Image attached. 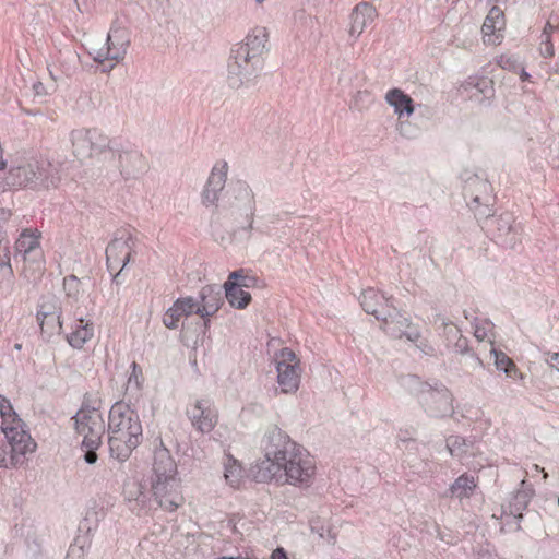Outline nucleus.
I'll use <instances>...</instances> for the list:
<instances>
[{
  "mask_svg": "<svg viewBox=\"0 0 559 559\" xmlns=\"http://www.w3.org/2000/svg\"><path fill=\"white\" fill-rule=\"evenodd\" d=\"M264 460L257 465L260 481L275 480L293 486H308L316 474V463L309 452L277 427L263 438Z\"/></svg>",
  "mask_w": 559,
  "mask_h": 559,
  "instance_id": "1",
  "label": "nucleus"
},
{
  "mask_svg": "<svg viewBox=\"0 0 559 559\" xmlns=\"http://www.w3.org/2000/svg\"><path fill=\"white\" fill-rule=\"evenodd\" d=\"M267 40V29L255 27L242 43L231 49L227 76L230 87L250 86L254 82L261 67V57L266 51Z\"/></svg>",
  "mask_w": 559,
  "mask_h": 559,
  "instance_id": "2",
  "label": "nucleus"
},
{
  "mask_svg": "<svg viewBox=\"0 0 559 559\" xmlns=\"http://www.w3.org/2000/svg\"><path fill=\"white\" fill-rule=\"evenodd\" d=\"M139 414L123 402L115 403L108 416V444L112 457L124 462L142 441Z\"/></svg>",
  "mask_w": 559,
  "mask_h": 559,
  "instance_id": "3",
  "label": "nucleus"
},
{
  "mask_svg": "<svg viewBox=\"0 0 559 559\" xmlns=\"http://www.w3.org/2000/svg\"><path fill=\"white\" fill-rule=\"evenodd\" d=\"M153 474L151 487L159 507L167 511H175L183 502L179 491L177 465L170 452L163 445L154 452Z\"/></svg>",
  "mask_w": 559,
  "mask_h": 559,
  "instance_id": "4",
  "label": "nucleus"
},
{
  "mask_svg": "<svg viewBox=\"0 0 559 559\" xmlns=\"http://www.w3.org/2000/svg\"><path fill=\"white\" fill-rule=\"evenodd\" d=\"M399 381L401 386L417 397L429 416L444 417L453 413L452 394L441 382H424L415 374L401 376Z\"/></svg>",
  "mask_w": 559,
  "mask_h": 559,
  "instance_id": "5",
  "label": "nucleus"
},
{
  "mask_svg": "<svg viewBox=\"0 0 559 559\" xmlns=\"http://www.w3.org/2000/svg\"><path fill=\"white\" fill-rule=\"evenodd\" d=\"M0 415L1 430L10 447L11 465L16 466L24 462L26 454L35 451L36 443L23 429L22 420L17 418L10 401L2 395H0Z\"/></svg>",
  "mask_w": 559,
  "mask_h": 559,
  "instance_id": "6",
  "label": "nucleus"
},
{
  "mask_svg": "<svg viewBox=\"0 0 559 559\" xmlns=\"http://www.w3.org/2000/svg\"><path fill=\"white\" fill-rule=\"evenodd\" d=\"M39 235L25 229L15 242L14 258H22V273L28 280L35 281L44 271V253L39 245Z\"/></svg>",
  "mask_w": 559,
  "mask_h": 559,
  "instance_id": "7",
  "label": "nucleus"
},
{
  "mask_svg": "<svg viewBox=\"0 0 559 559\" xmlns=\"http://www.w3.org/2000/svg\"><path fill=\"white\" fill-rule=\"evenodd\" d=\"M108 151L124 181L138 180L147 171V162L136 148L117 141V148Z\"/></svg>",
  "mask_w": 559,
  "mask_h": 559,
  "instance_id": "8",
  "label": "nucleus"
},
{
  "mask_svg": "<svg viewBox=\"0 0 559 559\" xmlns=\"http://www.w3.org/2000/svg\"><path fill=\"white\" fill-rule=\"evenodd\" d=\"M73 154L78 158H86L95 153H102L105 148H117V141L109 140L97 129H78L71 132Z\"/></svg>",
  "mask_w": 559,
  "mask_h": 559,
  "instance_id": "9",
  "label": "nucleus"
},
{
  "mask_svg": "<svg viewBox=\"0 0 559 559\" xmlns=\"http://www.w3.org/2000/svg\"><path fill=\"white\" fill-rule=\"evenodd\" d=\"M76 432L83 437V447L99 448L105 421L95 407H82L73 417Z\"/></svg>",
  "mask_w": 559,
  "mask_h": 559,
  "instance_id": "10",
  "label": "nucleus"
},
{
  "mask_svg": "<svg viewBox=\"0 0 559 559\" xmlns=\"http://www.w3.org/2000/svg\"><path fill=\"white\" fill-rule=\"evenodd\" d=\"M135 240L129 231H120L106 248L107 267L110 272L117 270L114 282L120 284L122 272L131 260Z\"/></svg>",
  "mask_w": 559,
  "mask_h": 559,
  "instance_id": "11",
  "label": "nucleus"
},
{
  "mask_svg": "<svg viewBox=\"0 0 559 559\" xmlns=\"http://www.w3.org/2000/svg\"><path fill=\"white\" fill-rule=\"evenodd\" d=\"M277 382L283 393H294L300 383V366L296 354L285 347L276 356Z\"/></svg>",
  "mask_w": 559,
  "mask_h": 559,
  "instance_id": "12",
  "label": "nucleus"
},
{
  "mask_svg": "<svg viewBox=\"0 0 559 559\" xmlns=\"http://www.w3.org/2000/svg\"><path fill=\"white\" fill-rule=\"evenodd\" d=\"M186 414L192 427L202 433L211 432L218 420V412L210 399L194 400L187 406Z\"/></svg>",
  "mask_w": 559,
  "mask_h": 559,
  "instance_id": "13",
  "label": "nucleus"
},
{
  "mask_svg": "<svg viewBox=\"0 0 559 559\" xmlns=\"http://www.w3.org/2000/svg\"><path fill=\"white\" fill-rule=\"evenodd\" d=\"M235 199L237 203L233 204L234 209H237L243 215L245 226L235 230L234 236L239 239H248L253 224L254 214V195L252 190L246 182H238L235 187Z\"/></svg>",
  "mask_w": 559,
  "mask_h": 559,
  "instance_id": "14",
  "label": "nucleus"
},
{
  "mask_svg": "<svg viewBox=\"0 0 559 559\" xmlns=\"http://www.w3.org/2000/svg\"><path fill=\"white\" fill-rule=\"evenodd\" d=\"M198 316L203 319L204 328L210 326V318L214 316L223 304L221 288L216 285H206L199 292Z\"/></svg>",
  "mask_w": 559,
  "mask_h": 559,
  "instance_id": "15",
  "label": "nucleus"
},
{
  "mask_svg": "<svg viewBox=\"0 0 559 559\" xmlns=\"http://www.w3.org/2000/svg\"><path fill=\"white\" fill-rule=\"evenodd\" d=\"M385 319L380 321L383 323V331L396 338L405 336L411 342H416L419 338V332L411 326L408 318L399 312L395 306L392 307V312Z\"/></svg>",
  "mask_w": 559,
  "mask_h": 559,
  "instance_id": "16",
  "label": "nucleus"
},
{
  "mask_svg": "<svg viewBox=\"0 0 559 559\" xmlns=\"http://www.w3.org/2000/svg\"><path fill=\"white\" fill-rule=\"evenodd\" d=\"M360 305L365 312L374 316L377 320L385 319L392 312L391 298L385 297L374 288L365 289L359 297Z\"/></svg>",
  "mask_w": 559,
  "mask_h": 559,
  "instance_id": "17",
  "label": "nucleus"
},
{
  "mask_svg": "<svg viewBox=\"0 0 559 559\" xmlns=\"http://www.w3.org/2000/svg\"><path fill=\"white\" fill-rule=\"evenodd\" d=\"M513 216L510 213H504L489 219V225L493 229V237L504 247L513 248L519 240L518 230L516 227L513 226Z\"/></svg>",
  "mask_w": 559,
  "mask_h": 559,
  "instance_id": "18",
  "label": "nucleus"
},
{
  "mask_svg": "<svg viewBox=\"0 0 559 559\" xmlns=\"http://www.w3.org/2000/svg\"><path fill=\"white\" fill-rule=\"evenodd\" d=\"M226 178L227 164L215 165L202 192L203 204L212 205L218 200V194L225 187Z\"/></svg>",
  "mask_w": 559,
  "mask_h": 559,
  "instance_id": "19",
  "label": "nucleus"
},
{
  "mask_svg": "<svg viewBox=\"0 0 559 559\" xmlns=\"http://www.w3.org/2000/svg\"><path fill=\"white\" fill-rule=\"evenodd\" d=\"M377 14V10L370 3H358L350 13L349 36L359 37L374 22Z\"/></svg>",
  "mask_w": 559,
  "mask_h": 559,
  "instance_id": "20",
  "label": "nucleus"
},
{
  "mask_svg": "<svg viewBox=\"0 0 559 559\" xmlns=\"http://www.w3.org/2000/svg\"><path fill=\"white\" fill-rule=\"evenodd\" d=\"M463 92L471 97L478 98L479 102L490 100L495 97L493 81L486 76H469L462 84Z\"/></svg>",
  "mask_w": 559,
  "mask_h": 559,
  "instance_id": "21",
  "label": "nucleus"
},
{
  "mask_svg": "<svg viewBox=\"0 0 559 559\" xmlns=\"http://www.w3.org/2000/svg\"><path fill=\"white\" fill-rule=\"evenodd\" d=\"M465 192L472 197V202L479 205L490 201L491 185L487 179L476 174H466Z\"/></svg>",
  "mask_w": 559,
  "mask_h": 559,
  "instance_id": "22",
  "label": "nucleus"
},
{
  "mask_svg": "<svg viewBox=\"0 0 559 559\" xmlns=\"http://www.w3.org/2000/svg\"><path fill=\"white\" fill-rule=\"evenodd\" d=\"M94 336V324L83 319L76 318L71 325V332L67 334V341L73 348H82L86 342Z\"/></svg>",
  "mask_w": 559,
  "mask_h": 559,
  "instance_id": "23",
  "label": "nucleus"
},
{
  "mask_svg": "<svg viewBox=\"0 0 559 559\" xmlns=\"http://www.w3.org/2000/svg\"><path fill=\"white\" fill-rule=\"evenodd\" d=\"M534 496V489L532 485L527 484L526 480L521 481V488L513 495L509 502V512L518 519H522V512L527 508L532 497Z\"/></svg>",
  "mask_w": 559,
  "mask_h": 559,
  "instance_id": "24",
  "label": "nucleus"
},
{
  "mask_svg": "<svg viewBox=\"0 0 559 559\" xmlns=\"http://www.w3.org/2000/svg\"><path fill=\"white\" fill-rule=\"evenodd\" d=\"M126 52L123 48V44L119 47L111 46L110 43H107V47L100 48L94 55V60L103 66L102 71L108 72L114 67L115 63L123 59Z\"/></svg>",
  "mask_w": 559,
  "mask_h": 559,
  "instance_id": "25",
  "label": "nucleus"
},
{
  "mask_svg": "<svg viewBox=\"0 0 559 559\" xmlns=\"http://www.w3.org/2000/svg\"><path fill=\"white\" fill-rule=\"evenodd\" d=\"M35 174H37V163L27 164L11 168L7 180L12 186H31L35 188Z\"/></svg>",
  "mask_w": 559,
  "mask_h": 559,
  "instance_id": "26",
  "label": "nucleus"
},
{
  "mask_svg": "<svg viewBox=\"0 0 559 559\" xmlns=\"http://www.w3.org/2000/svg\"><path fill=\"white\" fill-rule=\"evenodd\" d=\"M386 102L394 108V112L401 118L414 112L413 99L400 88L390 90L385 95Z\"/></svg>",
  "mask_w": 559,
  "mask_h": 559,
  "instance_id": "27",
  "label": "nucleus"
},
{
  "mask_svg": "<svg viewBox=\"0 0 559 559\" xmlns=\"http://www.w3.org/2000/svg\"><path fill=\"white\" fill-rule=\"evenodd\" d=\"M477 488V478L474 475L464 473L459 476L450 486L449 491L451 497L463 500L471 498Z\"/></svg>",
  "mask_w": 559,
  "mask_h": 559,
  "instance_id": "28",
  "label": "nucleus"
},
{
  "mask_svg": "<svg viewBox=\"0 0 559 559\" xmlns=\"http://www.w3.org/2000/svg\"><path fill=\"white\" fill-rule=\"evenodd\" d=\"M60 181L58 171L50 163H37V174H35V188L56 187Z\"/></svg>",
  "mask_w": 559,
  "mask_h": 559,
  "instance_id": "29",
  "label": "nucleus"
},
{
  "mask_svg": "<svg viewBox=\"0 0 559 559\" xmlns=\"http://www.w3.org/2000/svg\"><path fill=\"white\" fill-rule=\"evenodd\" d=\"M442 325L444 326L443 333L448 347H452L453 350L457 354L467 353L468 341L461 334V330L451 323L442 322Z\"/></svg>",
  "mask_w": 559,
  "mask_h": 559,
  "instance_id": "30",
  "label": "nucleus"
},
{
  "mask_svg": "<svg viewBox=\"0 0 559 559\" xmlns=\"http://www.w3.org/2000/svg\"><path fill=\"white\" fill-rule=\"evenodd\" d=\"M224 478L230 487H238L243 478L240 463L230 454H225L223 461Z\"/></svg>",
  "mask_w": 559,
  "mask_h": 559,
  "instance_id": "31",
  "label": "nucleus"
},
{
  "mask_svg": "<svg viewBox=\"0 0 559 559\" xmlns=\"http://www.w3.org/2000/svg\"><path fill=\"white\" fill-rule=\"evenodd\" d=\"M225 296L231 307L237 309H245L251 301V295L231 284V281H226L224 284Z\"/></svg>",
  "mask_w": 559,
  "mask_h": 559,
  "instance_id": "32",
  "label": "nucleus"
},
{
  "mask_svg": "<svg viewBox=\"0 0 559 559\" xmlns=\"http://www.w3.org/2000/svg\"><path fill=\"white\" fill-rule=\"evenodd\" d=\"M124 496L130 503L134 502L135 506L130 507L133 511H140L146 506L147 495L142 485L136 481H129L124 485Z\"/></svg>",
  "mask_w": 559,
  "mask_h": 559,
  "instance_id": "33",
  "label": "nucleus"
},
{
  "mask_svg": "<svg viewBox=\"0 0 559 559\" xmlns=\"http://www.w3.org/2000/svg\"><path fill=\"white\" fill-rule=\"evenodd\" d=\"M58 313H62L59 298L50 294L41 296L37 308V319H44Z\"/></svg>",
  "mask_w": 559,
  "mask_h": 559,
  "instance_id": "34",
  "label": "nucleus"
},
{
  "mask_svg": "<svg viewBox=\"0 0 559 559\" xmlns=\"http://www.w3.org/2000/svg\"><path fill=\"white\" fill-rule=\"evenodd\" d=\"M62 313L46 317L44 319H37L41 333L51 336L56 332H61L63 326Z\"/></svg>",
  "mask_w": 559,
  "mask_h": 559,
  "instance_id": "35",
  "label": "nucleus"
},
{
  "mask_svg": "<svg viewBox=\"0 0 559 559\" xmlns=\"http://www.w3.org/2000/svg\"><path fill=\"white\" fill-rule=\"evenodd\" d=\"M231 284L237 285L239 288H250L257 285L258 278L246 273L245 270H237L229 274L228 280Z\"/></svg>",
  "mask_w": 559,
  "mask_h": 559,
  "instance_id": "36",
  "label": "nucleus"
},
{
  "mask_svg": "<svg viewBox=\"0 0 559 559\" xmlns=\"http://www.w3.org/2000/svg\"><path fill=\"white\" fill-rule=\"evenodd\" d=\"M491 353L495 356V364L497 369L503 370L509 377H512V373L518 371L514 362L504 353L498 352L496 349H491Z\"/></svg>",
  "mask_w": 559,
  "mask_h": 559,
  "instance_id": "37",
  "label": "nucleus"
},
{
  "mask_svg": "<svg viewBox=\"0 0 559 559\" xmlns=\"http://www.w3.org/2000/svg\"><path fill=\"white\" fill-rule=\"evenodd\" d=\"M447 448L452 456L462 457L466 453V440L459 436H451L447 440Z\"/></svg>",
  "mask_w": 559,
  "mask_h": 559,
  "instance_id": "38",
  "label": "nucleus"
},
{
  "mask_svg": "<svg viewBox=\"0 0 559 559\" xmlns=\"http://www.w3.org/2000/svg\"><path fill=\"white\" fill-rule=\"evenodd\" d=\"M497 64L503 70L516 73L521 69L522 62L518 56L504 53L497 58Z\"/></svg>",
  "mask_w": 559,
  "mask_h": 559,
  "instance_id": "39",
  "label": "nucleus"
},
{
  "mask_svg": "<svg viewBox=\"0 0 559 559\" xmlns=\"http://www.w3.org/2000/svg\"><path fill=\"white\" fill-rule=\"evenodd\" d=\"M174 304L185 317L192 313L198 314V300L191 296L178 298Z\"/></svg>",
  "mask_w": 559,
  "mask_h": 559,
  "instance_id": "40",
  "label": "nucleus"
},
{
  "mask_svg": "<svg viewBox=\"0 0 559 559\" xmlns=\"http://www.w3.org/2000/svg\"><path fill=\"white\" fill-rule=\"evenodd\" d=\"M185 317L180 310H178L175 304L165 312L163 317V323L168 329H177L180 319Z\"/></svg>",
  "mask_w": 559,
  "mask_h": 559,
  "instance_id": "41",
  "label": "nucleus"
},
{
  "mask_svg": "<svg viewBox=\"0 0 559 559\" xmlns=\"http://www.w3.org/2000/svg\"><path fill=\"white\" fill-rule=\"evenodd\" d=\"M474 336L478 340V341H485L488 338L489 336V333L491 332L492 330V324L491 322L487 321V320H475L474 324Z\"/></svg>",
  "mask_w": 559,
  "mask_h": 559,
  "instance_id": "42",
  "label": "nucleus"
},
{
  "mask_svg": "<svg viewBox=\"0 0 559 559\" xmlns=\"http://www.w3.org/2000/svg\"><path fill=\"white\" fill-rule=\"evenodd\" d=\"M85 540L76 538L73 544L70 545L66 559H85Z\"/></svg>",
  "mask_w": 559,
  "mask_h": 559,
  "instance_id": "43",
  "label": "nucleus"
},
{
  "mask_svg": "<svg viewBox=\"0 0 559 559\" xmlns=\"http://www.w3.org/2000/svg\"><path fill=\"white\" fill-rule=\"evenodd\" d=\"M107 43H110L111 46L116 47H119L121 44H123L124 52H127L129 40L127 39L123 31L110 29L107 36Z\"/></svg>",
  "mask_w": 559,
  "mask_h": 559,
  "instance_id": "44",
  "label": "nucleus"
},
{
  "mask_svg": "<svg viewBox=\"0 0 559 559\" xmlns=\"http://www.w3.org/2000/svg\"><path fill=\"white\" fill-rule=\"evenodd\" d=\"M80 282L76 276L70 275L63 280V288L69 298H76L79 295Z\"/></svg>",
  "mask_w": 559,
  "mask_h": 559,
  "instance_id": "45",
  "label": "nucleus"
},
{
  "mask_svg": "<svg viewBox=\"0 0 559 559\" xmlns=\"http://www.w3.org/2000/svg\"><path fill=\"white\" fill-rule=\"evenodd\" d=\"M485 21L488 23L497 24L499 27L503 28L504 26V20H503V12L498 5H493L488 15L486 16Z\"/></svg>",
  "mask_w": 559,
  "mask_h": 559,
  "instance_id": "46",
  "label": "nucleus"
},
{
  "mask_svg": "<svg viewBox=\"0 0 559 559\" xmlns=\"http://www.w3.org/2000/svg\"><path fill=\"white\" fill-rule=\"evenodd\" d=\"M141 373V369L138 367L136 362H132V373L128 379V388L134 386L136 390L140 389Z\"/></svg>",
  "mask_w": 559,
  "mask_h": 559,
  "instance_id": "47",
  "label": "nucleus"
},
{
  "mask_svg": "<svg viewBox=\"0 0 559 559\" xmlns=\"http://www.w3.org/2000/svg\"><path fill=\"white\" fill-rule=\"evenodd\" d=\"M11 217V212L3 207H0V243L5 239V225Z\"/></svg>",
  "mask_w": 559,
  "mask_h": 559,
  "instance_id": "48",
  "label": "nucleus"
},
{
  "mask_svg": "<svg viewBox=\"0 0 559 559\" xmlns=\"http://www.w3.org/2000/svg\"><path fill=\"white\" fill-rule=\"evenodd\" d=\"M542 47H540V53L543 55V57L545 58H550L554 56L555 53V49H554V45L551 43V39L549 38V36L547 37H542Z\"/></svg>",
  "mask_w": 559,
  "mask_h": 559,
  "instance_id": "49",
  "label": "nucleus"
},
{
  "mask_svg": "<svg viewBox=\"0 0 559 559\" xmlns=\"http://www.w3.org/2000/svg\"><path fill=\"white\" fill-rule=\"evenodd\" d=\"M98 448H91V447H83L82 450L84 451V461L87 464H94L97 461V453L96 450Z\"/></svg>",
  "mask_w": 559,
  "mask_h": 559,
  "instance_id": "50",
  "label": "nucleus"
},
{
  "mask_svg": "<svg viewBox=\"0 0 559 559\" xmlns=\"http://www.w3.org/2000/svg\"><path fill=\"white\" fill-rule=\"evenodd\" d=\"M544 356L545 362L559 371V353L546 352Z\"/></svg>",
  "mask_w": 559,
  "mask_h": 559,
  "instance_id": "51",
  "label": "nucleus"
},
{
  "mask_svg": "<svg viewBox=\"0 0 559 559\" xmlns=\"http://www.w3.org/2000/svg\"><path fill=\"white\" fill-rule=\"evenodd\" d=\"M502 28L499 27V25L497 24H492V23H488L487 21L484 22L483 24V27H481V31H483V34L484 36H491V35H495V33L497 31H501Z\"/></svg>",
  "mask_w": 559,
  "mask_h": 559,
  "instance_id": "52",
  "label": "nucleus"
},
{
  "mask_svg": "<svg viewBox=\"0 0 559 559\" xmlns=\"http://www.w3.org/2000/svg\"><path fill=\"white\" fill-rule=\"evenodd\" d=\"M11 464L10 456L8 457L7 450L0 445V467H8Z\"/></svg>",
  "mask_w": 559,
  "mask_h": 559,
  "instance_id": "53",
  "label": "nucleus"
},
{
  "mask_svg": "<svg viewBox=\"0 0 559 559\" xmlns=\"http://www.w3.org/2000/svg\"><path fill=\"white\" fill-rule=\"evenodd\" d=\"M558 28L557 25H555L551 21H547L545 27H544V31H543V34H542V37H547V36H551V33Z\"/></svg>",
  "mask_w": 559,
  "mask_h": 559,
  "instance_id": "54",
  "label": "nucleus"
},
{
  "mask_svg": "<svg viewBox=\"0 0 559 559\" xmlns=\"http://www.w3.org/2000/svg\"><path fill=\"white\" fill-rule=\"evenodd\" d=\"M271 557H272V559H288L287 558V554H286V551L283 548H276L272 552Z\"/></svg>",
  "mask_w": 559,
  "mask_h": 559,
  "instance_id": "55",
  "label": "nucleus"
},
{
  "mask_svg": "<svg viewBox=\"0 0 559 559\" xmlns=\"http://www.w3.org/2000/svg\"><path fill=\"white\" fill-rule=\"evenodd\" d=\"M516 73H519L520 79L522 81H528L531 78V75L525 71L523 64H521V69H519V71Z\"/></svg>",
  "mask_w": 559,
  "mask_h": 559,
  "instance_id": "56",
  "label": "nucleus"
},
{
  "mask_svg": "<svg viewBox=\"0 0 559 559\" xmlns=\"http://www.w3.org/2000/svg\"><path fill=\"white\" fill-rule=\"evenodd\" d=\"M317 523L318 522H316V521H311V523H310L311 530L313 532L316 531L320 535V537H323V532H322V530H319V527L317 526Z\"/></svg>",
  "mask_w": 559,
  "mask_h": 559,
  "instance_id": "57",
  "label": "nucleus"
},
{
  "mask_svg": "<svg viewBox=\"0 0 559 559\" xmlns=\"http://www.w3.org/2000/svg\"><path fill=\"white\" fill-rule=\"evenodd\" d=\"M476 216H485L488 219L490 216L489 210L486 207L484 211L476 213Z\"/></svg>",
  "mask_w": 559,
  "mask_h": 559,
  "instance_id": "58",
  "label": "nucleus"
},
{
  "mask_svg": "<svg viewBox=\"0 0 559 559\" xmlns=\"http://www.w3.org/2000/svg\"><path fill=\"white\" fill-rule=\"evenodd\" d=\"M555 25L559 26V14H552L549 19Z\"/></svg>",
  "mask_w": 559,
  "mask_h": 559,
  "instance_id": "59",
  "label": "nucleus"
},
{
  "mask_svg": "<svg viewBox=\"0 0 559 559\" xmlns=\"http://www.w3.org/2000/svg\"><path fill=\"white\" fill-rule=\"evenodd\" d=\"M544 473V478L546 479L548 477V474L544 472V469H540Z\"/></svg>",
  "mask_w": 559,
  "mask_h": 559,
  "instance_id": "60",
  "label": "nucleus"
},
{
  "mask_svg": "<svg viewBox=\"0 0 559 559\" xmlns=\"http://www.w3.org/2000/svg\"><path fill=\"white\" fill-rule=\"evenodd\" d=\"M50 76L53 79V80H57V78L53 75V73L50 71Z\"/></svg>",
  "mask_w": 559,
  "mask_h": 559,
  "instance_id": "61",
  "label": "nucleus"
},
{
  "mask_svg": "<svg viewBox=\"0 0 559 559\" xmlns=\"http://www.w3.org/2000/svg\"><path fill=\"white\" fill-rule=\"evenodd\" d=\"M535 469L536 471H539V466L538 465H534Z\"/></svg>",
  "mask_w": 559,
  "mask_h": 559,
  "instance_id": "62",
  "label": "nucleus"
},
{
  "mask_svg": "<svg viewBox=\"0 0 559 559\" xmlns=\"http://www.w3.org/2000/svg\"><path fill=\"white\" fill-rule=\"evenodd\" d=\"M557 502H558V506H559V497H558V500H557Z\"/></svg>",
  "mask_w": 559,
  "mask_h": 559,
  "instance_id": "63",
  "label": "nucleus"
}]
</instances>
